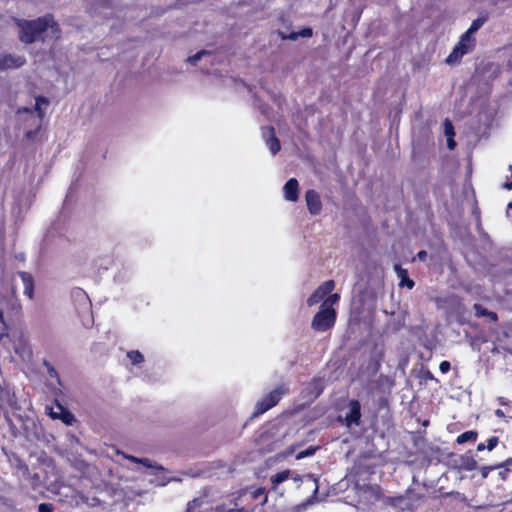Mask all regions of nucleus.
Returning <instances> with one entry per match:
<instances>
[{"mask_svg":"<svg viewBox=\"0 0 512 512\" xmlns=\"http://www.w3.org/2000/svg\"><path fill=\"white\" fill-rule=\"evenodd\" d=\"M417 258L420 261H425L427 259V252L425 250H421L417 253Z\"/></svg>","mask_w":512,"mask_h":512,"instance_id":"nucleus-37","label":"nucleus"},{"mask_svg":"<svg viewBox=\"0 0 512 512\" xmlns=\"http://www.w3.org/2000/svg\"><path fill=\"white\" fill-rule=\"evenodd\" d=\"M340 300V295L337 293L327 295L326 299L321 303L324 308L334 309L333 305Z\"/></svg>","mask_w":512,"mask_h":512,"instance_id":"nucleus-24","label":"nucleus"},{"mask_svg":"<svg viewBox=\"0 0 512 512\" xmlns=\"http://www.w3.org/2000/svg\"><path fill=\"white\" fill-rule=\"evenodd\" d=\"M447 147L450 150H453L456 147V142L454 140V137H447Z\"/></svg>","mask_w":512,"mask_h":512,"instance_id":"nucleus-36","label":"nucleus"},{"mask_svg":"<svg viewBox=\"0 0 512 512\" xmlns=\"http://www.w3.org/2000/svg\"><path fill=\"white\" fill-rule=\"evenodd\" d=\"M63 421H64L66 424H69V423H70V421L67 419V417H64V418H63Z\"/></svg>","mask_w":512,"mask_h":512,"instance_id":"nucleus-47","label":"nucleus"},{"mask_svg":"<svg viewBox=\"0 0 512 512\" xmlns=\"http://www.w3.org/2000/svg\"><path fill=\"white\" fill-rule=\"evenodd\" d=\"M39 512H53L54 511V505L52 503H41L38 506Z\"/></svg>","mask_w":512,"mask_h":512,"instance_id":"nucleus-31","label":"nucleus"},{"mask_svg":"<svg viewBox=\"0 0 512 512\" xmlns=\"http://www.w3.org/2000/svg\"><path fill=\"white\" fill-rule=\"evenodd\" d=\"M32 482H33V485H36L38 482H39V476L37 474H34L32 477Z\"/></svg>","mask_w":512,"mask_h":512,"instance_id":"nucleus-41","label":"nucleus"},{"mask_svg":"<svg viewBox=\"0 0 512 512\" xmlns=\"http://www.w3.org/2000/svg\"><path fill=\"white\" fill-rule=\"evenodd\" d=\"M16 25L19 28L18 39L20 42L30 45L36 41H45L42 36L50 30L51 36L58 40L61 37V29L55 21L53 14L47 13L33 20L17 19Z\"/></svg>","mask_w":512,"mask_h":512,"instance_id":"nucleus-1","label":"nucleus"},{"mask_svg":"<svg viewBox=\"0 0 512 512\" xmlns=\"http://www.w3.org/2000/svg\"><path fill=\"white\" fill-rule=\"evenodd\" d=\"M35 101L36 102H35L34 110L37 112V115H38L40 121H42L43 118L45 117V112L42 109V105L48 106L50 104V101L45 96H37Z\"/></svg>","mask_w":512,"mask_h":512,"instance_id":"nucleus-20","label":"nucleus"},{"mask_svg":"<svg viewBox=\"0 0 512 512\" xmlns=\"http://www.w3.org/2000/svg\"><path fill=\"white\" fill-rule=\"evenodd\" d=\"M206 54H209V52H208V51H206V50H201V51L197 52L195 55L190 56V57L188 58V62H189V63H191V64H193V65H195V64L200 60V58H201L203 55H206Z\"/></svg>","mask_w":512,"mask_h":512,"instance_id":"nucleus-29","label":"nucleus"},{"mask_svg":"<svg viewBox=\"0 0 512 512\" xmlns=\"http://www.w3.org/2000/svg\"><path fill=\"white\" fill-rule=\"evenodd\" d=\"M54 373L56 374V371L53 368H50L49 369V375L52 376Z\"/></svg>","mask_w":512,"mask_h":512,"instance_id":"nucleus-44","label":"nucleus"},{"mask_svg":"<svg viewBox=\"0 0 512 512\" xmlns=\"http://www.w3.org/2000/svg\"><path fill=\"white\" fill-rule=\"evenodd\" d=\"M335 288L334 280H327L323 282L320 286H318L313 293L307 299V305L309 307L318 304L319 302H323L327 295L332 293Z\"/></svg>","mask_w":512,"mask_h":512,"instance_id":"nucleus-6","label":"nucleus"},{"mask_svg":"<svg viewBox=\"0 0 512 512\" xmlns=\"http://www.w3.org/2000/svg\"><path fill=\"white\" fill-rule=\"evenodd\" d=\"M337 312L335 309L324 308L320 305L319 311L314 315L311 327L316 332H325L331 329L336 322Z\"/></svg>","mask_w":512,"mask_h":512,"instance_id":"nucleus-5","label":"nucleus"},{"mask_svg":"<svg viewBox=\"0 0 512 512\" xmlns=\"http://www.w3.org/2000/svg\"><path fill=\"white\" fill-rule=\"evenodd\" d=\"M349 412L346 414L344 422L347 427L352 425H360L361 422V404L358 400L352 399L349 401Z\"/></svg>","mask_w":512,"mask_h":512,"instance_id":"nucleus-8","label":"nucleus"},{"mask_svg":"<svg viewBox=\"0 0 512 512\" xmlns=\"http://www.w3.org/2000/svg\"><path fill=\"white\" fill-rule=\"evenodd\" d=\"M439 369L443 374L448 373L451 369L450 362L447 360L442 361L439 365Z\"/></svg>","mask_w":512,"mask_h":512,"instance_id":"nucleus-32","label":"nucleus"},{"mask_svg":"<svg viewBox=\"0 0 512 512\" xmlns=\"http://www.w3.org/2000/svg\"><path fill=\"white\" fill-rule=\"evenodd\" d=\"M444 133H445L446 137H454L455 136L454 126L449 119H445V121H444Z\"/></svg>","mask_w":512,"mask_h":512,"instance_id":"nucleus-26","label":"nucleus"},{"mask_svg":"<svg viewBox=\"0 0 512 512\" xmlns=\"http://www.w3.org/2000/svg\"><path fill=\"white\" fill-rule=\"evenodd\" d=\"M460 468L465 471H473L478 468V463L471 454V451L460 457Z\"/></svg>","mask_w":512,"mask_h":512,"instance_id":"nucleus-17","label":"nucleus"},{"mask_svg":"<svg viewBox=\"0 0 512 512\" xmlns=\"http://www.w3.org/2000/svg\"><path fill=\"white\" fill-rule=\"evenodd\" d=\"M507 210H512V201L508 203Z\"/></svg>","mask_w":512,"mask_h":512,"instance_id":"nucleus-45","label":"nucleus"},{"mask_svg":"<svg viewBox=\"0 0 512 512\" xmlns=\"http://www.w3.org/2000/svg\"><path fill=\"white\" fill-rule=\"evenodd\" d=\"M205 498H206V495L203 496V497L194 498L191 501H189L188 504H187L186 512H198L199 509L205 503Z\"/></svg>","mask_w":512,"mask_h":512,"instance_id":"nucleus-21","label":"nucleus"},{"mask_svg":"<svg viewBox=\"0 0 512 512\" xmlns=\"http://www.w3.org/2000/svg\"><path fill=\"white\" fill-rule=\"evenodd\" d=\"M268 131L269 137L266 139V145L269 148L270 152L275 155L281 149V144L279 139L276 137L275 129L273 126L266 127Z\"/></svg>","mask_w":512,"mask_h":512,"instance_id":"nucleus-16","label":"nucleus"},{"mask_svg":"<svg viewBox=\"0 0 512 512\" xmlns=\"http://www.w3.org/2000/svg\"><path fill=\"white\" fill-rule=\"evenodd\" d=\"M127 357L133 365L141 364L144 361V356L138 350H131L127 352Z\"/></svg>","mask_w":512,"mask_h":512,"instance_id":"nucleus-23","label":"nucleus"},{"mask_svg":"<svg viewBox=\"0 0 512 512\" xmlns=\"http://www.w3.org/2000/svg\"><path fill=\"white\" fill-rule=\"evenodd\" d=\"M478 438V432L474 430L465 431L462 434L458 435L456 438V443L462 445L467 442L474 443Z\"/></svg>","mask_w":512,"mask_h":512,"instance_id":"nucleus-19","label":"nucleus"},{"mask_svg":"<svg viewBox=\"0 0 512 512\" xmlns=\"http://www.w3.org/2000/svg\"><path fill=\"white\" fill-rule=\"evenodd\" d=\"M286 200L296 202L299 199V183L296 178H290L283 187Z\"/></svg>","mask_w":512,"mask_h":512,"instance_id":"nucleus-12","label":"nucleus"},{"mask_svg":"<svg viewBox=\"0 0 512 512\" xmlns=\"http://www.w3.org/2000/svg\"><path fill=\"white\" fill-rule=\"evenodd\" d=\"M289 477V471L286 470V471H282V472H279L275 475H273L271 477V482L274 486L284 482L285 480H287Z\"/></svg>","mask_w":512,"mask_h":512,"instance_id":"nucleus-25","label":"nucleus"},{"mask_svg":"<svg viewBox=\"0 0 512 512\" xmlns=\"http://www.w3.org/2000/svg\"><path fill=\"white\" fill-rule=\"evenodd\" d=\"M488 20V15L484 14L472 21L468 30L462 34L459 42L455 45L451 53L447 56L445 62L449 65H455L461 62L464 55L472 52L476 46V39L473 34L476 33Z\"/></svg>","mask_w":512,"mask_h":512,"instance_id":"nucleus-2","label":"nucleus"},{"mask_svg":"<svg viewBox=\"0 0 512 512\" xmlns=\"http://www.w3.org/2000/svg\"><path fill=\"white\" fill-rule=\"evenodd\" d=\"M503 189L512 190V180L508 179L502 184Z\"/></svg>","mask_w":512,"mask_h":512,"instance_id":"nucleus-40","label":"nucleus"},{"mask_svg":"<svg viewBox=\"0 0 512 512\" xmlns=\"http://www.w3.org/2000/svg\"><path fill=\"white\" fill-rule=\"evenodd\" d=\"M0 325H1V331H9V326L7 324V322L5 321V318H4V313L2 311V309H0Z\"/></svg>","mask_w":512,"mask_h":512,"instance_id":"nucleus-33","label":"nucleus"},{"mask_svg":"<svg viewBox=\"0 0 512 512\" xmlns=\"http://www.w3.org/2000/svg\"><path fill=\"white\" fill-rule=\"evenodd\" d=\"M499 443V438L497 436H492L487 440V444L479 443L477 445V451L481 452L485 449L488 451H492Z\"/></svg>","mask_w":512,"mask_h":512,"instance_id":"nucleus-22","label":"nucleus"},{"mask_svg":"<svg viewBox=\"0 0 512 512\" xmlns=\"http://www.w3.org/2000/svg\"><path fill=\"white\" fill-rule=\"evenodd\" d=\"M23 111H24V112H27V113H28V112H32V110H31L30 108H24V109H23Z\"/></svg>","mask_w":512,"mask_h":512,"instance_id":"nucleus-46","label":"nucleus"},{"mask_svg":"<svg viewBox=\"0 0 512 512\" xmlns=\"http://www.w3.org/2000/svg\"><path fill=\"white\" fill-rule=\"evenodd\" d=\"M266 501H267V496L265 495L263 503H265Z\"/></svg>","mask_w":512,"mask_h":512,"instance_id":"nucleus-48","label":"nucleus"},{"mask_svg":"<svg viewBox=\"0 0 512 512\" xmlns=\"http://www.w3.org/2000/svg\"><path fill=\"white\" fill-rule=\"evenodd\" d=\"M394 270L397 273L398 278L400 279V287H407L408 289H412L415 286L414 281L409 277L407 269L402 268L400 264H395Z\"/></svg>","mask_w":512,"mask_h":512,"instance_id":"nucleus-14","label":"nucleus"},{"mask_svg":"<svg viewBox=\"0 0 512 512\" xmlns=\"http://www.w3.org/2000/svg\"><path fill=\"white\" fill-rule=\"evenodd\" d=\"M317 449H318V447H316V446H309L307 449L302 450L298 453L297 459H302L305 457L312 456L315 454Z\"/></svg>","mask_w":512,"mask_h":512,"instance_id":"nucleus-27","label":"nucleus"},{"mask_svg":"<svg viewBox=\"0 0 512 512\" xmlns=\"http://www.w3.org/2000/svg\"><path fill=\"white\" fill-rule=\"evenodd\" d=\"M118 454L122 455L124 458L134 462V463H140L142 465H144L145 467L147 468H155V469H158V470H163V467L162 466H159V465H152L150 460L147 459V458H137L135 456H132V455H127L123 452H120V451H117Z\"/></svg>","mask_w":512,"mask_h":512,"instance_id":"nucleus-18","label":"nucleus"},{"mask_svg":"<svg viewBox=\"0 0 512 512\" xmlns=\"http://www.w3.org/2000/svg\"><path fill=\"white\" fill-rule=\"evenodd\" d=\"M26 63V59L21 55L4 53L0 56V64L4 70L17 69Z\"/></svg>","mask_w":512,"mask_h":512,"instance_id":"nucleus-10","label":"nucleus"},{"mask_svg":"<svg viewBox=\"0 0 512 512\" xmlns=\"http://www.w3.org/2000/svg\"><path fill=\"white\" fill-rule=\"evenodd\" d=\"M426 378H427V379H433V375H432V373L428 371V372H427V375H426Z\"/></svg>","mask_w":512,"mask_h":512,"instance_id":"nucleus-42","label":"nucleus"},{"mask_svg":"<svg viewBox=\"0 0 512 512\" xmlns=\"http://www.w3.org/2000/svg\"><path fill=\"white\" fill-rule=\"evenodd\" d=\"M252 495L254 499H257L258 497L265 495V489L257 488L255 491H253Z\"/></svg>","mask_w":512,"mask_h":512,"instance_id":"nucleus-35","label":"nucleus"},{"mask_svg":"<svg viewBox=\"0 0 512 512\" xmlns=\"http://www.w3.org/2000/svg\"><path fill=\"white\" fill-rule=\"evenodd\" d=\"M325 388V382L320 377H314L306 387V391L309 397L312 399L318 398Z\"/></svg>","mask_w":512,"mask_h":512,"instance_id":"nucleus-13","label":"nucleus"},{"mask_svg":"<svg viewBox=\"0 0 512 512\" xmlns=\"http://www.w3.org/2000/svg\"><path fill=\"white\" fill-rule=\"evenodd\" d=\"M14 394L10 393V390L0 385V417L10 421L9 408L13 407Z\"/></svg>","mask_w":512,"mask_h":512,"instance_id":"nucleus-7","label":"nucleus"},{"mask_svg":"<svg viewBox=\"0 0 512 512\" xmlns=\"http://www.w3.org/2000/svg\"><path fill=\"white\" fill-rule=\"evenodd\" d=\"M18 467L23 471L24 474L29 475V467L24 462H20Z\"/></svg>","mask_w":512,"mask_h":512,"instance_id":"nucleus-39","label":"nucleus"},{"mask_svg":"<svg viewBox=\"0 0 512 512\" xmlns=\"http://www.w3.org/2000/svg\"><path fill=\"white\" fill-rule=\"evenodd\" d=\"M502 466H503V464H497L494 466H483L481 468V475L483 478H486L492 470L498 469Z\"/></svg>","mask_w":512,"mask_h":512,"instance_id":"nucleus-30","label":"nucleus"},{"mask_svg":"<svg viewBox=\"0 0 512 512\" xmlns=\"http://www.w3.org/2000/svg\"><path fill=\"white\" fill-rule=\"evenodd\" d=\"M305 201L309 213L313 216L319 215L322 211V201L319 193L314 189H309L305 193Z\"/></svg>","mask_w":512,"mask_h":512,"instance_id":"nucleus-9","label":"nucleus"},{"mask_svg":"<svg viewBox=\"0 0 512 512\" xmlns=\"http://www.w3.org/2000/svg\"><path fill=\"white\" fill-rule=\"evenodd\" d=\"M227 512H241V510L233 508V509H229Z\"/></svg>","mask_w":512,"mask_h":512,"instance_id":"nucleus-43","label":"nucleus"},{"mask_svg":"<svg viewBox=\"0 0 512 512\" xmlns=\"http://www.w3.org/2000/svg\"><path fill=\"white\" fill-rule=\"evenodd\" d=\"M473 309L477 317H486L489 313L487 308L478 303L474 304Z\"/></svg>","mask_w":512,"mask_h":512,"instance_id":"nucleus-28","label":"nucleus"},{"mask_svg":"<svg viewBox=\"0 0 512 512\" xmlns=\"http://www.w3.org/2000/svg\"><path fill=\"white\" fill-rule=\"evenodd\" d=\"M278 36L282 39V40H292V41H295L297 40L299 37H303V38H310L312 37L313 35V30L312 28L310 27H305L303 29H301L300 31L298 32H291L289 34H286L282 31H278L277 32Z\"/></svg>","mask_w":512,"mask_h":512,"instance_id":"nucleus-15","label":"nucleus"},{"mask_svg":"<svg viewBox=\"0 0 512 512\" xmlns=\"http://www.w3.org/2000/svg\"><path fill=\"white\" fill-rule=\"evenodd\" d=\"M39 130H40V125L36 129H34V130L27 131L25 133V137L27 139H29V140H32V139H34L36 137V135L38 134Z\"/></svg>","mask_w":512,"mask_h":512,"instance_id":"nucleus-34","label":"nucleus"},{"mask_svg":"<svg viewBox=\"0 0 512 512\" xmlns=\"http://www.w3.org/2000/svg\"><path fill=\"white\" fill-rule=\"evenodd\" d=\"M0 70H4V69L2 68V65H1V64H0Z\"/></svg>","mask_w":512,"mask_h":512,"instance_id":"nucleus-49","label":"nucleus"},{"mask_svg":"<svg viewBox=\"0 0 512 512\" xmlns=\"http://www.w3.org/2000/svg\"><path fill=\"white\" fill-rule=\"evenodd\" d=\"M17 275L20 277L24 285L23 294L32 300L35 292V280L33 275L26 271H18Z\"/></svg>","mask_w":512,"mask_h":512,"instance_id":"nucleus-11","label":"nucleus"},{"mask_svg":"<svg viewBox=\"0 0 512 512\" xmlns=\"http://www.w3.org/2000/svg\"><path fill=\"white\" fill-rule=\"evenodd\" d=\"M0 346L6 352H14L21 358L31 354L28 342L21 331H1Z\"/></svg>","mask_w":512,"mask_h":512,"instance_id":"nucleus-3","label":"nucleus"},{"mask_svg":"<svg viewBox=\"0 0 512 512\" xmlns=\"http://www.w3.org/2000/svg\"><path fill=\"white\" fill-rule=\"evenodd\" d=\"M490 319V321L497 322L498 321V315L496 312L489 311L488 315L486 316Z\"/></svg>","mask_w":512,"mask_h":512,"instance_id":"nucleus-38","label":"nucleus"},{"mask_svg":"<svg viewBox=\"0 0 512 512\" xmlns=\"http://www.w3.org/2000/svg\"><path fill=\"white\" fill-rule=\"evenodd\" d=\"M288 393L289 388L285 384L278 385L256 403L252 418H256L275 407L282 397Z\"/></svg>","mask_w":512,"mask_h":512,"instance_id":"nucleus-4","label":"nucleus"}]
</instances>
